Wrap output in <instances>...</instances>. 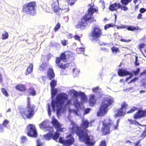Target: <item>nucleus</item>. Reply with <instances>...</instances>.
I'll return each instance as SVG.
<instances>
[{
	"label": "nucleus",
	"mask_w": 146,
	"mask_h": 146,
	"mask_svg": "<svg viewBox=\"0 0 146 146\" xmlns=\"http://www.w3.org/2000/svg\"><path fill=\"white\" fill-rule=\"evenodd\" d=\"M68 98V95L66 94L63 93L58 94L56 96L55 100H52V108L54 111H56V114L58 117L60 115L61 112L64 111L66 107L71 104V101L69 100L64 105Z\"/></svg>",
	"instance_id": "1"
},
{
	"label": "nucleus",
	"mask_w": 146,
	"mask_h": 146,
	"mask_svg": "<svg viewBox=\"0 0 146 146\" xmlns=\"http://www.w3.org/2000/svg\"><path fill=\"white\" fill-rule=\"evenodd\" d=\"M70 128V131L72 133H76L78 135L80 141L85 143L88 145L92 146L94 144L93 140L90 138L87 133L86 131L81 130L80 128L72 121H71Z\"/></svg>",
	"instance_id": "2"
},
{
	"label": "nucleus",
	"mask_w": 146,
	"mask_h": 146,
	"mask_svg": "<svg viewBox=\"0 0 146 146\" xmlns=\"http://www.w3.org/2000/svg\"><path fill=\"white\" fill-rule=\"evenodd\" d=\"M70 93L73 94L75 96L73 100V104L78 111L82 110L83 104L82 103L86 100V97L84 93L80 92H78L74 90H70Z\"/></svg>",
	"instance_id": "3"
},
{
	"label": "nucleus",
	"mask_w": 146,
	"mask_h": 146,
	"mask_svg": "<svg viewBox=\"0 0 146 146\" xmlns=\"http://www.w3.org/2000/svg\"><path fill=\"white\" fill-rule=\"evenodd\" d=\"M97 10L94 8L92 7H90L88 10V11L85 16L83 17L80 22L78 23L76 26L77 28L83 29L85 26L90 23L92 21H94L93 13L96 12Z\"/></svg>",
	"instance_id": "4"
},
{
	"label": "nucleus",
	"mask_w": 146,
	"mask_h": 146,
	"mask_svg": "<svg viewBox=\"0 0 146 146\" xmlns=\"http://www.w3.org/2000/svg\"><path fill=\"white\" fill-rule=\"evenodd\" d=\"M113 102L112 97L108 96L106 97L100 105V110L97 112L98 115L102 116L105 115L108 111V107L111 105Z\"/></svg>",
	"instance_id": "5"
},
{
	"label": "nucleus",
	"mask_w": 146,
	"mask_h": 146,
	"mask_svg": "<svg viewBox=\"0 0 146 146\" xmlns=\"http://www.w3.org/2000/svg\"><path fill=\"white\" fill-rule=\"evenodd\" d=\"M119 119L117 120L116 124L115 125L112 123L111 119L107 118L103 122V126L102 127V131L104 135H106L110 132V128H111L112 129H116L119 125Z\"/></svg>",
	"instance_id": "6"
},
{
	"label": "nucleus",
	"mask_w": 146,
	"mask_h": 146,
	"mask_svg": "<svg viewBox=\"0 0 146 146\" xmlns=\"http://www.w3.org/2000/svg\"><path fill=\"white\" fill-rule=\"evenodd\" d=\"M72 54V52L70 51H65L60 55V58H57L56 59V63L58 64L60 68L65 69V68L68 66V64H64L61 63V61H62L64 62L66 61L69 58L70 56Z\"/></svg>",
	"instance_id": "7"
},
{
	"label": "nucleus",
	"mask_w": 146,
	"mask_h": 146,
	"mask_svg": "<svg viewBox=\"0 0 146 146\" xmlns=\"http://www.w3.org/2000/svg\"><path fill=\"white\" fill-rule=\"evenodd\" d=\"M36 3L34 1L25 4L23 7V11L28 14L33 15L35 14Z\"/></svg>",
	"instance_id": "8"
},
{
	"label": "nucleus",
	"mask_w": 146,
	"mask_h": 146,
	"mask_svg": "<svg viewBox=\"0 0 146 146\" xmlns=\"http://www.w3.org/2000/svg\"><path fill=\"white\" fill-rule=\"evenodd\" d=\"M30 98L28 97V98L27 108L24 113L28 118H29L33 117L35 113L34 111L35 108V106L30 103Z\"/></svg>",
	"instance_id": "9"
},
{
	"label": "nucleus",
	"mask_w": 146,
	"mask_h": 146,
	"mask_svg": "<svg viewBox=\"0 0 146 146\" xmlns=\"http://www.w3.org/2000/svg\"><path fill=\"white\" fill-rule=\"evenodd\" d=\"M102 33L101 30L100 29L97 27H95L94 30L91 33V37L92 38L91 39L93 40H95L96 42L99 43L100 40L98 38L101 36Z\"/></svg>",
	"instance_id": "10"
},
{
	"label": "nucleus",
	"mask_w": 146,
	"mask_h": 146,
	"mask_svg": "<svg viewBox=\"0 0 146 146\" xmlns=\"http://www.w3.org/2000/svg\"><path fill=\"white\" fill-rule=\"evenodd\" d=\"M27 135L30 137H36L37 132L35 126L33 124H29L27 127Z\"/></svg>",
	"instance_id": "11"
},
{
	"label": "nucleus",
	"mask_w": 146,
	"mask_h": 146,
	"mask_svg": "<svg viewBox=\"0 0 146 146\" xmlns=\"http://www.w3.org/2000/svg\"><path fill=\"white\" fill-rule=\"evenodd\" d=\"M120 8L121 10L126 11L128 10V8L125 6H121L119 3H115L111 4L109 7V10L113 11H117V10Z\"/></svg>",
	"instance_id": "12"
},
{
	"label": "nucleus",
	"mask_w": 146,
	"mask_h": 146,
	"mask_svg": "<svg viewBox=\"0 0 146 146\" xmlns=\"http://www.w3.org/2000/svg\"><path fill=\"white\" fill-rule=\"evenodd\" d=\"M66 138L67 139L64 140L62 138L60 137L59 140V142L69 145L72 144L74 141V139L71 134L67 136Z\"/></svg>",
	"instance_id": "13"
},
{
	"label": "nucleus",
	"mask_w": 146,
	"mask_h": 146,
	"mask_svg": "<svg viewBox=\"0 0 146 146\" xmlns=\"http://www.w3.org/2000/svg\"><path fill=\"white\" fill-rule=\"evenodd\" d=\"M49 131V133L44 135V139L46 140H49L51 139V137L55 140H56L58 138L60 134L58 132H55L54 135L53 130H48Z\"/></svg>",
	"instance_id": "14"
},
{
	"label": "nucleus",
	"mask_w": 146,
	"mask_h": 146,
	"mask_svg": "<svg viewBox=\"0 0 146 146\" xmlns=\"http://www.w3.org/2000/svg\"><path fill=\"white\" fill-rule=\"evenodd\" d=\"M118 74L119 76H122L129 75V77L126 78V82L133 76V74L132 73H130L126 70L123 69H119L118 72Z\"/></svg>",
	"instance_id": "15"
},
{
	"label": "nucleus",
	"mask_w": 146,
	"mask_h": 146,
	"mask_svg": "<svg viewBox=\"0 0 146 146\" xmlns=\"http://www.w3.org/2000/svg\"><path fill=\"white\" fill-rule=\"evenodd\" d=\"M49 122L48 120H45L39 124V126L40 128L42 129H44L47 131L52 130H53V128L49 125Z\"/></svg>",
	"instance_id": "16"
},
{
	"label": "nucleus",
	"mask_w": 146,
	"mask_h": 146,
	"mask_svg": "<svg viewBox=\"0 0 146 146\" xmlns=\"http://www.w3.org/2000/svg\"><path fill=\"white\" fill-rule=\"evenodd\" d=\"M128 107L127 105L125 103H124L121 105V108L118 110L117 114H115V116H120L124 115L125 114L127 110V108Z\"/></svg>",
	"instance_id": "17"
},
{
	"label": "nucleus",
	"mask_w": 146,
	"mask_h": 146,
	"mask_svg": "<svg viewBox=\"0 0 146 146\" xmlns=\"http://www.w3.org/2000/svg\"><path fill=\"white\" fill-rule=\"evenodd\" d=\"M51 123L56 128L57 132H62V129L61 127V124L54 117H52Z\"/></svg>",
	"instance_id": "18"
},
{
	"label": "nucleus",
	"mask_w": 146,
	"mask_h": 146,
	"mask_svg": "<svg viewBox=\"0 0 146 146\" xmlns=\"http://www.w3.org/2000/svg\"><path fill=\"white\" fill-rule=\"evenodd\" d=\"M58 3H54L52 4V8L53 11L58 15H60L61 12L60 11H62V9L59 8L58 7Z\"/></svg>",
	"instance_id": "19"
},
{
	"label": "nucleus",
	"mask_w": 146,
	"mask_h": 146,
	"mask_svg": "<svg viewBox=\"0 0 146 146\" xmlns=\"http://www.w3.org/2000/svg\"><path fill=\"white\" fill-rule=\"evenodd\" d=\"M146 115V110H139L134 115V117L137 119L143 117Z\"/></svg>",
	"instance_id": "20"
},
{
	"label": "nucleus",
	"mask_w": 146,
	"mask_h": 146,
	"mask_svg": "<svg viewBox=\"0 0 146 146\" xmlns=\"http://www.w3.org/2000/svg\"><path fill=\"white\" fill-rule=\"evenodd\" d=\"M96 100L95 98V95L92 94H91L89 97V102L90 106H93L96 103Z\"/></svg>",
	"instance_id": "21"
},
{
	"label": "nucleus",
	"mask_w": 146,
	"mask_h": 146,
	"mask_svg": "<svg viewBox=\"0 0 146 146\" xmlns=\"http://www.w3.org/2000/svg\"><path fill=\"white\" fill-rule=\"evenodd\" d=\"M55 74L53 70L51 69H49L47 73L48 78L50 80H52L54 78Z\"/></svg>",
	"instance_id": "22"
},
{
	"label": "nucleus",
	"mask_w": 146,
	"mask_h": 146,
	"mask_svg": "<svg viewBox=\"0 0 146 146\" xmlns=\"http://www.w3.org/2000/svg\"><path fill=\"white\" fill-rule=\"evenodd\" d=\"M89 124V122L88 120H83L81 126L82 128L86 129L88 127Z\"/></svg>",
	"instance_id": "23"
},
{
	"label": "nucleus",
	"mask_w": 146,
	"mask_h": 146,
	"mask_svg": "<svg viewBox=\"0 0 146 146\" xmlns=\"http://www.w3.org/2000/svg\"><path fill=\"white\" fill-rule=\"evenodd\" d=\"M33 64H32L30 63L25 72L26 75H27L31 73L33 71Z\"/></svg>",
	"instance_id": "24"
},
{
	"label": "nucleus",
	"mask_w": 146,
	"mask_h": 146,
	"mask_svg": "<svg viewBox=\"0 0 146 146\" xmlns=\"http://www.w3.org/2000/svg\"><path fill=\"white\" fill-rule=\"evenodd\" d=\"M48 65L46 63H43L40 66V69L41 70L43 71L46 70L48 68Z\"/></svg>",
	"instance_id": "25"
},
{
	"label": "nucleus",
	"mask_w": 146,
	"mask_h": 146,
	"mask_svg": "<svg viewBox=\"0 0 146 146\" xmlns=\"http://www.w3.org/2000/svg\"><path fill=\"white\" fill-rule=\"evenodd\" d=\"M16 88L20 91H23L26 89V87L24 85L20 84L17 86L16 87Z\"/></svg>",
	"instance_id": "26"
},
{
	"label": "nucleus",
	"mask_w": 146,
	"mask_h": 146,
	"mask_svg": "<svg viewBox=\"0 0 146 146\" xmlns=\"http://www.w3.org/2000/svg\"><path fill=\"white\" fill-rule=\"evenodd\" d=\"M51 97L52 98H53L54 96L57 93V90L56 89L54 88H51Z\"/></svg>",
	"instance_id": "27"
},
{
	"label": "nucleus",
	"mask_w": 146,
	"mask_h": 146,
	"mask_svg": "<svg viewBox=\"0 0 146 146\" xmlns=\"http://www.w3.org/2000/svg\"><path fill=\"white\" fill-rule=\"evenodd\" d=\"M2 39L3 40H5L8 38L9 37V34L6 31H4L2 33Z\"/></svg>",
	"instance_id": "28"
},
{
	"label": "nucleus",
	"mask_w": 146,
	"mask_h": 146,
	"mask_svg": "<svg viewBox=\"0 0 146 146\" xmlns=\"http://www.w3.org/2000/svg\"><path fill=\"white\" fill-rule=\"evenodd\" d=\"M92 91L93 92L98 94H100L101 90L99 89V87H96V88H94L92 89Z\"/></svg>",
	"instance_id": "29"
},
{
	"label": "nucleus",
	"mask_w": 146,
	"mask_h": 146,
	"mask_svg": "<svg viewBox=\"0 0 146 146\" xmlns=\"http://www.w3.org/2000/svg\"><path fill=\"white\" fill-rule=\"evenodd\" d=\"M56 81L54 80H52L50 82V86L51 88H54L56 85Z\"/></svg>",
	"instance_id": "30"
},
{
	"label": "nucleus",
	"mask_w": 146,
	"mask_h": 146,
	"mask_svg": "<svg viewBox=\"0 0 146 146\" xmlns=\"http://www.w3.org/2000/svg\"><path fill=\"white\" fill-rule=\"evenodd\" d=\"M127 30L129 31H133L135 30H137L138 29L137 27H134L132 26H126Z\"/></svg>",
	"instance_id": "31"
},
{
	"label": "nucleus",
	"mask_w": 146,
	"mask_h": 146,
	"mask_svg": "<svg viewBox=\"0 0 146 146\" xmlns=\"http://www.w3.org/2000/svg\"><path fill=\"white\" fill-rule=\"evenodd\" d=\"M30 93L33 96H34L36 94V92L35 90L32 88H30L29 90Z\"/></svg>",
	"instance_id": "32"
},
{
	"label": "nucleus",
	"mask_w": 146,
	"mask_h": 146,
	"mask_svg": "<svg viewBox=\"0 0 146 146\" xmlns=\"http://www.w3.org/2000/svg\"><path fill=\"white\" fill-rule=\"evenodd\" d=\"M21 143H24L26 142L27 140V137L24 136H22L21 137Z\"/></svg>",
	"instance_id": "33"
},
{
	"label": "nucleus",
	"mask_w": 146,
	"mask_h": 146,
	"mask_svg": "<svg viewBox=\"0 0 146 146\" xmlns=\"http://www.w3.org/2000/svg\"><path fill=\"white\" fill-rule=\"evenodd\" d=\"M84 48L82 47H80L79 48H77L76 49V51L77 53L78 54H80L82 52H83L84 51Z\"/></svg>",
	"instance_id": "34"
},
{
	"label": "nucleus",
	"mask_w": 146,
	"mask_h": 146,
	"mask_svg": "<svg viewBox=\"0 0 146 146\" xmlns=\"http://www.w3.org/2000/svg\"><path fill=\"white\" fill-rule=\"evenodd\" d=\"M1 91L3 94L6 97L9 96V94L7 93V90L4 88L1 89Z\"/></svg>",
	"instance_id": "35"
},
{
	"label": "nucleus",
	"mask_w": 146,
	"mask_h": 146,
	"mask_svg": "<svg viewBox=\"0 0 146 146\" xmlns=\"http://www.w3.org/2000/svg\"><path fill=\"white\" fill-rule=\"evenodd\" d=\"M111 50L113 52L117 53L119 51V48L115 46H113L111 48Z\"/></svg>",
	"instance_id": "36"
},
{
	"label": "nucleus",
	"mask_w": 146,
	"mask_h": 146,
	"mask_svg": "<svg viewBox=\"0 0 146 146\" xmlns=\"http://www.w3.org/2000/svg\"><path fill=\"white\" fill-rule=\"evenodd\" d=\"M69 112L71 113H73L74 114H75L77 115H78V113L77 111L76 110H72L70 108H69Z\"/></svg>",
	"instance_id": "37"
},
{
	"label": "nucleus",
	"mask_w": 146,
	"mask_h": 146,
	"mask_svg": "<svg viewBox=\"0 0 146 146\" xmlns=\"http://www.w3.org/2000/svg\"><path fill=\"white\" fill-rule=\"evenodd\" d=\"M131 1L130 0H121V3L125 5H127Z\"/></svg>",
	"instance_id": "38"
},
{
	"label": "nucleus",
	"mask_w": 146,
	"mask_h": 146,
	"mask_svg": "<svg viewBox=\"0 0 146 146\" xmlns=\"http://www.w3.org/2000/svg\"><path fill=\"white\" fill-rule=\"evenodd\" d=\"M114 26V24H109L106 25L104 26V29L105 30H106L107 29L110 27H113Z\"/></svg>",
	"instance_id": "39"
},
{
	"label": "nucleus",
	"mask_w": 146,
	"mask_h": 146,
	"mask_svg": "<svg viewBox=\"0 0 146 146\" xmlns=\"http://www.w3.org/2000/svg\"><path fill=\"white\" fill-rule=\"evenodd\" d=\"M137 108L136 107H132L131 110L127 112V113H132L134 112L135 110H137Z\"/></svg>",
	"instance_id": "40"
},
{
	"label": "nucleus",
	"mask_w": 146,
	"mask_h": 146,
	"mask_svg": "<svg viewBox=\"0 0 146 146\" xmlns=\"http://www.w3.org/2000/svg\"><path fill=\"white\" fill-rule=\"evenodd\" d=\"M146 127H145V129L144 131H143V133L141 135V137L143 139L146 136Z\"/></svg>",
	"instance_id": "41"
},
{
	"label": "nucleus",
	"mask_w": 146,
	"mask_h": 146,
	"mask_svg": "<svg viewBox=\"0 0 146 146\" xmlns=\"http://www.w3.org/2000/svg\"><path fill=\"white\" fill-rule=\"evenodd\" d=\"M60 24L59 23H58L54 27V30L55 31H57L60 28Z\"/></svg>",
	"instance_id": "42"
},
{
	"label": "nucleus",
	"mask_w": 146,
	"mask_h": 146,
	"mask_svg": "<svg viewBox=\"0 0 146 146\" xmlns=\"http://www.w3.org/2000/svg\"><path fill=\"white\" fill-rule=\"evenodd\" d=\"M48 106V114L49 116H50L51 115V109H50V104H47Z\"/></svg>",
	"instance_id": "43"
},
{
	"label": "nucleus",
	"mask_w": 146,
	"mask_h": 146,
	"mask_svg": "<svg viewBox=\"0 0 146 146\" xmlns=\"http://www.w3.org/2000/svg\"><path fill=\"white\" fill-rule=\"evenodd\" d=\"M77 0H68V4L72 5L74 4Z\"/></svg>",
	"instance_id": "44"
},
{
	"label": "nucleus",
	"mask_w": 146,
	"mask_h": 146,
	"mask_svg": "<svg viewBox=\"0 0 146 146\" xmlns=\"http://www.w3.org/2000/svg\"><path fill=\"white\" fill-rule=\"evenodd\" d=\"M106 143L105 140L102 141L100 143L99 146H106Z\"/></svg>",
	"instance_id": "45"
},
{
	"label": "nucleus",
	"mask_w": 146,
	"mask_h": 146,
	"mask_svg": "<svg viewBox=\"0 0 146 146\" xmlns=\"http://www.w3.org/2000/svg\"><path fill=\"white\" fill-rule=\"evenodd\" d=\"M79 72V70L77 68H74L73 70V72L76 74H78Z\"/></svg>",
	"instance_id": "46"
},
{
	"label": "nucleus",
	"mask_w": 146,
	"mask_h": 146,
	"mask_svg": "<svg viewBox=\"0 0 146 146\" xmlns=\"http://www.w3.org/2000/svg\"><path fill=\"white\" fill-rule=\"evenodd\" d=\"M140 69L138 68L136 71L133 70V72L135 75H137L140 72Z\"/></svg>",
	"instance_id": "47"
},
{
	"label": "nucleus",
	"mask_w": 146,
	"mask_h": 146,
	"mask_svg": "<svg viewBox=\"0 0 146 146\" xmlns=\"http://www.w3.org/2000/svg\"><path fill=\"white\" fill-rule=\"evenodd\" d=\"M91 109L90 108H87L84 110V114L85 115L88 113L90 111Z\"/></svg>",
	"instance_id": "48"
},
{
	"label": "nucleus",
	"mask_w": 146,
	"mask_h": 146,
	"mask_svg": "<svg viewBox=\"0 0 146 146\" xmlns=\"http://www.w3.org/2000/svg\"><path fill=\"white\" fill-rule=\"evenodd\" d=\"M67 42V40H62L61 41L62 44L64 46L66 45Z\"/></svg>",
	"instance_id": "49"
},
{
	"label": "nucleus",
	"mask_w": 146,
	"mask_h": 146,
	"mask_svg": "<svg viewBox=\"0 0 146 146\" xmlns=\"http://www.w3.org/2000/svg\"><path fill=\"white\" fill-rule=\"evenodd\" d=\"M8 121L7 120V119H5V120L3 123V125L5 127H6L7 126V125L8 123Z\"/></svg>",
	"instance_id": "50"
},
{
	"label": "nucleus",
	"mask_w": 146,
	"mask_h": 146,
	"mask_svg": "<svg viewBox=\"0 0 146 146\" xmlns=\"http://www.w3.org/2000/svg\"><path fill=\"white\" fill-rule=\"evenodd\" d=\"M139 11L141 13H143L146 11V9L144 8H141L140 9Z\"/></svg>",
	"instance_id": "51"
},
{
	"label": "nucleus",
	"mask_w": 146,
	"mask_h": 146,
	"mask_svg": "<svg viewBox=\"0 0 146 146\" xmlns=\"http://www.w3.org/2000/svg\"><path fill=\"white\" fill-rule=\"evenodd\" d=\"M138 79V78L135 77V78H134L133 79L131 80L129 82H128V84H130L132 82H134L135 81L137 80Z\"/></svg>",
	"instance_id": "52"
},
{
	"label": "nucleus",
	"mask_w": 146,
	"mask_h": 146,
	"mask_svg": "<svg viewBox=\"0 0 146 146\" xmlns=\"http://www.w3.org/2000/svg\"><path fill=\"white\" fill-rule=\"evenodd\" d=\"M126 26L124 25H121V26H118L117 27V29H119L121 28H124Z\"/></svg>",
	"instance_id": "53"
},
{
	"label": "nucleus",
	"mask_w": 146,
	"mask_h": 146,
	"mask_svg": "<svg viewBox=\"0 0 146 146\" xmlns=\"http://www.w3.org/2000/svg\"><path fill=\"white\" fill-rule=\"evenodd\" d=\"M136 60L135 61V65L136 66H138L139 65V63L138 62V61L137 59V57H136Z\"/></svg>",
	"instance_id": "54"
},
{
	"label": "nucleus",
	"mask_w": 146,
	"mask_h": 146,
	"mask_svg": "<svg viewBox=\"0 0 146 146\" xmlns=\"http://www.w3.org/2000/svg\"><path fill=\"white\" fill-rule=\"evenodd\" d=\"M74 37L75 38V39L76 40H78L79 41H80V37L79 36H78L77 35H75Z\"/></svg>",
	"instance_id": "55"
},
{
	"label": "nucleus",
	"mask_w": 146,
	"mask_h": 146,
	"mask_svg": "<svg viewBox=\"0 0 146 146\" xmlns=\"http://www.w3.org/2000/svg\"><path fill=\"white\" fill-rule=\"evenodd\" d=\"M4 131L3 128L2 124H0V132H3Z\"/></svg>",
	"instance_id": "56"
},
{
	"label": "nucleus",
	"mask_w": 146,
	"mask_h": 146,
	"mask_svg": "<svg viewBox=\"0 0 146 146\" xmlns=\"http://www.w3.org/2000/svg\"><path fill=\"white\" fill-rule=\"evenodd\" d=\"M121 40L122 42H129L130 40H127V39H122Z\"/></svg>",
	"instance_id": "57"
},
{
	"label": "nucleus",
	"mask_w": 146,
	"mask_h": 146,
	"mask_svg": "<svg viewBox=\"0 0 146 146\" xmlns=\"http://www.w3.org/2000/svg\"><path fill=\"white\" fill-rule=\"evenodd\" d=\"M36 146H41L40 142L39 140H38L37 141Z\"/></svg>",
	"instance_id": "58"
},
{
	"label": "nucleus",
	"mask_w": 146,
	"mask_h": 146,
	"mask_svg": "<svg viewBox=\"0 0 146 146\" xmlns=\"http://www.w3.org/2000/svg\"><path fill=\"white\" fill-rule=\"evenodd\" d=\"M145 45V44L144 43H142L140 44L139 45V48H143L144 47Z\"/></svg>",
	"instance_id": "59"
},
{
	"label": "nucleus",
	"mask_w": 146,
	"mask_h": 146,
	"mask_svg": "<svg viewBox=\"0 0 146 146\" xmlns=\"http://www.w3.org/2000/svg\"><path fill=\"white\" fill-rule=\"evenodd\" d=\"M101 50H103L105 51H108V50L107 48H105L104 47H101L100 48Z\"/></svg>",
	"instance_id": "60"
},
{
	"label": "nucleus",
	"mask_w": 146,
	"mask_h": 146,
	"mask_svg": "<svg viewBox=\"0 0 146 146\" xmlns=\"http://www.w3.org/2000/svg\"><path fill=\"white\" fill-rule=\"evenodd\" d=\"M146 73V70H145L143 72L141 73L140 74V76H141L142 75Z\"/></svg>",
	"instance_id": "61"
},
{
	"label": "nucleus",
	"mask_w": 146,
	"mask_h": 146,
	"mask_svg": "<svg viewBox=\"0 0 146 146\" xmlns=\"http://www.w3.org/2000/svg\"><path fill=\"white\" fill-rule=\"evenodd\" d=\"M142 14L140 13V14H139L137 18L138 19H141V17H142Z\"/></svg>",
	"instance_id": "62"
},
{
	"label": "nucleus",
	"mask_w": 146,
	"mask_h": 146,
	"mask_svg": "<svg viewBox=\"0 0 146 146\" xmlns=\"http://www.w3.org/2000/svg\"><path fill=\"white\" fill-rule=\"evenodd\" d=\"M133 88L132 87H130L129 88H127L126 89V91H129L130 90H132Z\"/></svg>",
	"instance_id": "63"
},
{
	"label": "nucleus",
	"mask_w": 146,
	"mask_h": 146,
	"mask_svg": "<svg viewBox=\"0 0 146 146\" xmlns=\"http://www.w3.org/2000/svg\"><path fill=\"white\" fill-rule=\"evenodd\" d=\"M134 144L135 146H138L139 144V142H134Z\"/></svg>",
	"instance_id": "64"
}]
</instances>
